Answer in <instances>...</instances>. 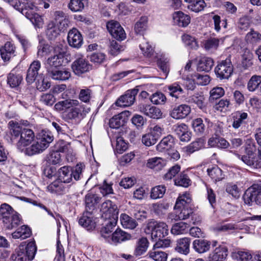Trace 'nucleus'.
Listing matches in <instances>:
<instances>
[{"label":"nucleus","instance_id":"f257e3e1","mask_svg":"<svg viewBox=\"0 0 261 261\" xmlns=\"http://www.w3.org/2000/svg\"><path fill=\"white\" fill-rule=\"evenodd\" d=\"M55 108L59 111L69 109L66 114V119L80 121L90 111V108L80 104L76 99H67L57 103Z\"/></svg>","mask_w":261,"mask_h":261},{"label":"nucleus","instance_id":"f03ea898","mask_svg":"<svg viewBox=\"0 0 261 261\" xmlns=\"http://www.w3.org/2000/svg\"><path fill=\"white\" fill-rule=\"evenodd\" d=\"M53 140V136L48 134H43L36 140H34L30 146H28L24 151L28 155L39 153L46 149L49 144Z\"/></svg>","mask_w":261,"mask_h":261},{"label":"nucleus","instance_id":"7ed1b4c3","mask_svg":"<svg viewBox=\"0 0 261 261\" xmlns=\"http://www.w3.org/2000/svg\"><path fill=\"white\" fill-rule=\"evenodd\" d=\"M37 247L34 242H29L26 246H19L17 249V254H13L12 258L15 261L32 260L35 256Z\"/></svg>","mask_w":261,"mask_h":261},{"label":"nucleus","instance_id":"20e7f679","mask_svg":"<svg viewBox=\"0 0 261 261\" xmlns=\"http://www.w3.org/2000/svg\"><path fill=\"white\" fill-rule=\"evenodd\" d=\"M148 228L151 230V237L152 240L156 238H164L168 234V227L166 223L152 220L148 224Z\"/></svg>","mask_w":261,"mask_h":261},{"label":"nucleus","instance_id":"39448f33","mask_svg":"<svg viewBox=\"0 0 261 261\" xmlns=\"http://www.w3.org/2000/svg\"><path fill=\"white\" fill-rule=\"evenodd\" d=\"M233 66L230 59L220 62L215 68L216 76L220 80L228 79L233 72Z\"/></svg>","mask_w":261,"mask_h":261},{"label":"nucleus","instance_id":"423d86ee","mask_svg":"<svg viewBox=\"0 0 261 261\" xmlns=\"http://www.w3.org/2000/svg\"><path fill=\"white\" fill-rule=\"evenodd\" d=\"M13 7L20 11L28 19H32L34 14L37 13V7L29 0H18L16 4H13Z\"/></svg>","mask_w":261,"mask_h":261},{"label":"nucleus","instance_id":"0eeeda50","mask_svg":"<svg viewBox=\"0 0 261 261\" xmlns=\"http://www.w3.org/2000/svg\"><path fill=\"white\" fill-rule=\"evenodd\" d=\"M243 198L245 203L248 205L254 201L261 205V186L257 184L253 185L246 191Z\"/></svg>","mask_w":261,"mask_h":261},{"label":"nucleus","instance_id":"6e6552de","mask_svg":"<svg viewBox=\"0 0 261 261\" xmlns=\"http://www.w3.org/2000/svg\"><path fill=\"white\" fill-rule=\"evenodd\" d=\"M255 150V147L253 145L252 147L250 146L249 147H246L245 152L247 155H242L237 154V156L241 159V160L248 166H251L254 168H261V157L258 155H255L251 157L253 154V151Z\"/></svg>","mask_w":261,"mask_h":261},{"label":"nucleus","instance_id":"1a4fd4ad","mask_svg":"<svg viewBox=\"0 0 261 261\" xmlns=\"http://www.w3.org/2000/svg\"><path fill=\"white\" fill-rule=\"evenodd\" d=\"M163 128L159 125H155L150 128L149 132L144 135L142 142L146 146H151L155 144L162 135Z\"/></svg>","mask_w":261,"mask_h":261},{"label":"nucleus","instance_id":"9d476101","mask_svg":"<svg viewBox=\"0 0 261 261\" xmlns=\"http://www.w3.org/2000/svg\"><path fill=\"white\" fill-rule=\"evenodd\" d=\"M34 138L35 135L32 129L23 128L20 137L16 143L17 148L21 151H24L25 148L34 141Z\"/></svg>","mask_w":261,"mask_h":261},{"label":"nucleus","instance_id":"9b49d317","mask_svg":"<svg viewBox=\"0 0 261 261\" xmlns=\"http://www.w3.org/2000/svg\"><path fill=\"white\" fill-rule=\"evenodd\" d=\"M138 92V89H133L127 90L126 93L119 98L116 101V106L120 107H128L132 105L135 100V97Z\"/></svg>","mask_w":261,"mask_h":261},{"label":"nucleus","instance_id":"f8f14e48","mask_svg":"<svg viewBox=\"0 0 261 261\" xmlns=\"http://www.w3.org/2000/svg\"><path fill=\"white\" fill-rule=\"evenodd\" d=\"M139 111L145 115L153 119H160L162 112L160 108L150 105L140 103L138 106Z\"/></svg>","mask_w":261,"mask_h":261},{"label":"nucleus","instance_id":"ddd939ff","mask_svg":"<svg viewBox=\"0 0 261 261\" xmlns=\"http://www.w3.org/2000/svg\"><path fill=\"white\" fill-rule=\"evenodd\" d=\"M55 55L48 58L47 69H55L62 65L64 59V51L59 47L55 48Z\"/></svg>","mask_w":261,"mask_h":261},{"label":"nucleus","instance_id":"4468645a","mask_svg":"<svg viewBox=\"0 0 261 261\" xmlns=\"http://www.w3.org/2000/svg\"><path fill=\"white\" fill-rule=\"evenodd\" d=\"M107 28L111 35L118 40H123L126 38L124 29L117 21H109Z\"/></svg>","mask_w":261,"mask_h":261},{"label":"nucleus","instance_id":"2eb2a0df","mask_svg":"<svg viewBox=\"0 0 261 261\" xmlns=\"http://www.w3.org/2000/svg\"><path fill=\"white\" fill-rule=\"evenodd\" d=\"M72 69L75 74L80 75L89 71L91 69V66L88 61L81 57L77 59L73 62Z\"/></svg>","mask_w":261,"mask_h":261},{"label":"nucleus","instance_id":"dca6fc26","mask_svg":"<svg viewBox=\"0 0 261 261\" xmlns=\"http://www.w3.org/2000/svg\"><path fill=\"white\" fill-rule=\"evenodd\" d=\"M79 223L88 230L94 229L96 226V222L92 212L86 210L79 219Z\"/></svg>","mask_w":261,"mask_h":261},{"label":"nucleus","instance_id":"f3484780","mask_svg":"<svg viewBox=\"0 0 261 261\" xmlns=\"http://www.w3.org/2000/svg\"><path fill=\"white\" fill-rule=\"evenodd\" d=\"M67 40L69 44L74 48H80L83 44V37L76 29H72L68 34Z\"/></svg>","mask_w":261,"mask_h":261},{"label":"nucleus","instance_id":"a211bd4d","mask_svg":"<svg viewBox=\"0 0 261 261\" xmlns=\"http://www.w3.org/2000/svg\"><path fill=\"white\" fill-rule=\"evenodd\" d=\"M9 128V134L10 142L13 143L17 142L20 137V135L23 130L20 124L18 122L11 120L8 123Z\"/></svg>","mask_w":261,"mask_h":261},{"label":"nucleus","instance_id":"6ab92c4d","mask_svg":"<svg viewBox=\"0 0 261 261\" xmlns=\"http://www.w3.org/2000/svg\"><path fill=\"white\" fill-rule=\"evenodd\" d=\"M191 112V108L187 105L182 104L175 107L170 112V116L174 119L185 118Z\"/></svg>","mask_w":261,"mask_h":261},{"label":"nucleus","instance_id":"aec40b11","mask_svg":"<svg viewBox=\"0 0 261 261\" xmlns=\"http://www.w3.org/2000/svg\"><path fill=\"white\" fill-rule=\"evenodd\" d=\"M172 19L174 23L180 27H186L191 21L190 16L180 11L172 14Z\"/></svg>","mask_w":261,"mask_h":261},{"label":"nucleus","instance_id":"412c9836","mask_svg":"<svg viewBox=\"0 0 261 261\" xmlns=\"http://www.w3.org/2000/svg\"><path fill=\"white\" fill-rule=\"evenodd\" d=\"M190 238L187 237L180 238L176 241L175 250L180 254L187 255L190 252Z\"/></svg>","mask_w":261,"mask_h":261},{"label":"nucleus","instance_id":"4be33fe9","mask_svg":"<svg viewBox=\"0 0 261 261\" xmlns=\"http://www.w3.org/2000/svg\"><path fill=\"white\" fill-rule=\"evenodd\" d=\"M41 67V63L38 61H34L30 65L26 77V80L29 84L33 83L37 75H38V71Z\"/></svg>","mask_w":261,"mask_h":261},{"label":"nucleus","instance_id":"5701e85b","mask_svg":"<svg viewBox=\"0 0 261 261\" xmlns=\"http://www.w3.org/2000/svg\"><path fill=\"white\" fill-rule=\"evenodd\" d=\"M174 139L171 135L164 137L156 146V149L160 152H167L174 146Z\"/></svg>","mask_w":261,"mask_h":261},{"label":"nucleus","instance_id":"b1692460","mask_svg":"<svg viewBox=\"0 0 261 261\" xmlns=\"http://www.w3.org/2000/svg\"><path fill=\"white\" fill-rule=\"evenodd\" d=\"M227 256V248L225 246H219L210 254L209 261H223Z\"/></svg>","mask_w":261,"mask_h":261},{"label":"nucleus","instance_id":"393cba45","mask_svg":"<svg viewBox=\"0 0 261 261\" xmlns=\"http://www.w3.org/2000/svg\"><path fill=\"white\" fill-rule=\"evenodd\" d=\"M48 74L55 80L65 81L68 80L71 75L70 72L67 70H57L56 68H48Z\"/></svg>","mask_w":261,"mask_h":261},{"label":"nucleus","instance_id":"a878e982","mask_svg":"<svg viewBox=\"0 0 261 261\" xmlns=\"http://www.w3.org/2000/svg\"><path fill=\"white\" fill-rule=\"evenodd\" d=\"M65 30V29H62L60 26H57L55 22L51 21L47 26L46 36L49 40H54L58 37L61 31H64Z\"/></svg>","mask_w":261,"mask_h":261},{"label":"nucleus","instance_id":"bb28decb","mask_svg":"<svg viewBox=\"0 0 261 261\" xmlns=\"http://www.w3.org/2000/svg\"><path fill=\"white\" fill-rule=\"evenodd\" d=\"M117 221L115 219L105 220V223L100 230V234L103 238L107 239L112 237V232L117 224Z\"/></svg>","mask_w":261,"mask_h":261},{"label":"nucleus","instance_id":"cd10ccee","mask_svg":"<svg viewBox=\"0 0 261 261\" xmlns=\"http://www.w3.org/2000/svg\"><path fill=\"white\" fill-rule=\"evenodd\" d=\"M192 197L190 193H184L178 197L174 208H180L184 207H192Z\"/></svg>","mask_w":261,"mask_h":261},{"label":"nucleus","instance_id":"c85d7f7f","mask_svg":"<svg viewBox=\"0 0 261 261\" xmlns=\"http://www.w3.org/2000/svg\"><path fill=\"white\" fill-rule=\"evenodd\" d=\"M131 235L120 228H117L112 234L110 240L114 244L121 243L122 242L129 240Z\"/></svg>","mask_w":261,"mask_h":261},{"label":"nucleus","instance_id":"c756f323","mask_svg":"<svg viewBox=\"0 0 261 261\" xmlns=\"http://www.w3.org/2000/svg\"><path fill=\"white\" fill-rule=\"evenodd\" d=\"M193 245L195 251L199 253H203L210 249L211 243L206 240L197 239L194 241Z\"/></svg>","mask_w":261,"mask_h":261},{"label":"nucleus","instance_id":"7c9ffc66","mask_svg":"<svg viewBox=\"0 0 261 261\" xmlns=\"http://www.w3.org/2000/svg\"><path fill=\"white\" fill-rule=\"evenodd\" d=\"M1 55L3 60L8 61L14 56V47L9 42L5 43V45L0 49Z\"/></svg>","mask_w":261,"mask_h":261},{"label":"nucleus","instance_id":"2f4dec72","mask_svg":"<svg viewBox=\"0 0 261 261\" xmlns=\"http://www.w3.org/2000/svg\"><path fill=\"white\" fill-rule=\"evenodd\" d=\"M71 168L69 166H64L60 168L58 171L59 180L63 183H69L72 180Z\"/></svg>","mask_w":261,"mask_h":261},{"label":"nucleus","instance_id":"473e14b6","mask_svg":"<svg viewBox=\"0 0 261 261\" xmlns=\"http://www.w3.org/2000/svg\"><path fill=\"white\" fill-rule=\"evenodd\" d=\"M55 22L62 29H66L68 27V19L63 11H56L54 13Z\"/></svg>","mask_w":261,"mask_h":261},{"label":"nucleus","instance_id":"72a5a7b5","mask_svg":"<svg viewBox=\"0 0 261 261\" xmlns=\"http://www.w3.org/2000/svg\"><path fill=\"white\" fill-rule=\"evenodd\" d=\"M31 234L30 228L27 225H22L12 233L13 239H20L24 240L29 238Z\"/></svg>","mask_w":261,"mask_h":261},{"label":"nucleus","instance_id":"f704fd0d","mask_svg":"<svg viewBox=\"0 0 261 261\" xmlns=\"http://www.w3.org/2000/svg\"><path fill=\"white\" fill-rule=\"evenodd\" d=\"M214 65V61L212 59L208 57H202L199 60L197 70L199 71H210Z\"/></svg>","mask_w":261,"mask_h":261},{"label":"nucleus","instance_id":"c9c22d12","mask_svg":"<svg viewBox=\"0 0 261 261\" xmlns=\"http://www.w3.org/2000/svg\"><path fill=\"white\" fill-rule=\"evenodd\" d=\"M148 241L146 238H141L137 242L136 246L134 250V254L136 256H140L145 253L148 247Z\"/></svg>","mask_w":261,"mask_h":261},{"label":"nucleus","instance_id":"e433bc0d","mask_svg":"<svg viewBox=\"0 0 261 261\" xmlns=\"http://www.w3.org/2000/svg\"><path fill=\"white\" fill-rule=\"evenodd\" d=\"M175 209L176 210V214L174 219L175 220L187 219L193 213L192 207H184Z\"/></svg>","mask_w":261,"mask_h":261},{"label":"nucleus","instance_id":"4c0bfd02","mask_svg":"<svg viewBox=\"0 0 261 261\" xmlns=\"http://www.w3.org/2000/svg\"><path fill=\"white\" fill-rule=\"evenodd\" d=\"M120 220L122 226L125 228L133 229L138 225L135 220L125 214L120 215Z\"/></svg>","mask_w":261,"mask_h":261},{"label":"nucleus","instance_id":"58836bf2","mask_svg":"<svg viewBox=\"0 0 261 261\" xmlns=\"http://www.w3.org/2000/svg\"><path fill=\"white\" fill-rule=\"evenodd\" d=\"M12 207L7 203L2 204L0 207V215L2 217L3 222L7 224L9 222L10 216L14 213Z\"/></svg>","mask_w":261,"mask_h":261},{"label":"nucleus","instance_id":"ea45409f","mask_svg":"<svg viewBox=\"0 0 261 261\" xmlns=\"http://www.w3.org/2000/svg\"><path fill=\"white\" fill-rule=\"evenodd\" d=\"M156 249L153 247L152 249L148 252L147 255L149 258L154 261H167L168 254L165 252Z\"/></svg>","mask_w":261,"mask_h":261},{"label":"nucleus","instance_id":"a19ab883","mask_svg":"<svg viewBox=\"0 0 261 261\" xmlns=\"http://www.w3.org/2000/svg\"><path fill=\"white\" fill-rule=\"evenodd\" d=\"M189 227V225L185 222L176 223L172 226L171 232L174 235L184 234L188 232Z\"/></svg>","mask_w":261,"mask_h":261},{"label":"nucleus","instance_id":"79ce46f5","mask_svg":"<svg viewBox=\"0 0 261 261\" xmlns=\"http://www.w3.org/2000/svg\"><path fill=\"white\" fill-rule=\"evenodd\" d=\"M100 198L96 195L88 194L85 197V203L86 210L88 211L94 209L95 204L98 203Z\"/></svg>","mask_w":261,"mask_h":261},{"label":"nucleus","instance_id":"37998d69","mask_svg":"<svg viewBox=\"0 0 261 261\" xmlns=\"http://www.w3.org/2000/svg\"><path fill=\"white\" fill-rule=\"evenodd\" d=\"M169 95L178 99L180 97V95L183 94L184 90L177 83H174L167 87Z\"/></svg>","mask_w":261,"mask_h":261},{"label":"nucleus","instance_id":"c03bdc74","mask_svg":"<svg viewBox=\"0 0 261 261\" xmlns=\"http://www.w3.org/2000/svg\"><path fill=\"white\" fill-rule=\"evenodd\" d=\"M47 190L51 193L61 194L65 190V187L63 182L56 180L47 187Z\"/></svg>","mask_w":261,"mask_h":261},{"label":"nucleus","instance_id":"a18cd8bd","mask_svg":"<svg viewBox=\"0 0 261 261\" xmlns=\"http://www.w3.org/2000/svg\"><path fill=\"white\" fill-rule=\"evenodd\" d=\"M85 0H70L68 8L73 12H82L85 7Z\"/></svg>","mask_w":261,"mask_h":261},{"label":"nucleus","instance_id":"49530a36","mask_svg":"<svg viewBox=\"0 0 261 261\" xmlns=\"http://www.w3.org/2000/svg\"><path fill=\"white\" fill-rule=\"evenodd\" d=\"M164 161L161 158L154 157L147 161V167L155 170H160L164 166Z\"/></svg>","mask_w":261,"mask_h":261},{"label":"nucleus","instance_id":"de8ad7c7","mask_svg":"<svg viewBox=\"0 0 261 261\" xmlns=\"http://www.w3.org/2000/svg\"><path fill=\"white\" fill-rule=\"evenodd\" d=\"M22 80V77L19 74H15L12 71L10 72L7 78V83L12 88L16 87L19 85Z\"/></svg>","mask_w":261,"mask_h":261},{"label":"nucleus","instance_id":"09e8293b","mask_svg":"<svg viewBox=\"0 0 261 261\" xmlns=\"http://www.w3.org/2000/svg\"><path fill=\"white\" fill-rule=\"evenodd\" d=\"M231 103L227 99H221L217 102L214 108L215 110L223 113H226L230 110Z\"/></svg>","mask_w":261,"mask_h":261},{"label":"nucleus","instance_id":"8fccbe9b","mask_svg":"<svg viewBox=\"0 0 261 261\" xmlns=\"http://www.w3.org/2000/svg\"><path fill=\"white\" fill-rule=\"evenodd\" d=\"M149 99L152 103L156 105H164L167 100L166 96L161 92H156L152 94Z\"/></svg>","mask_w":261,"mask_h":261},{"label":"nucleus","instance_id":"3c124183","mask_svg":"<svg viewBox=\"0 0 261 261\" xmlns=\"http://www.w3.org/2000/svg\"><path fill=\"white\" fill-rule=\"evenodd\" d=\"M139 47L145 56L150 57L153 55L154 50L152 47L149 44L148 42L144 38H143L141 43L140 44Z\"/></svg>","mask_w":261,"mask_h":261},{"label":"nucleus","instance_id":"603ef678","mask_svg":"<svg viewBox=\"0 0 261 261\" xmlns=\"http://www.w3.org/2000/svg\"><path fill=\"white\" fill-rule=\"evenodd\" d=\"M207 171L209 176L216 181H220L224 178L222 171L217 166H215L212 169H207Z\"/></svg>","mask_w":261,"mask_h":261},{"label":"nucleus","instance_id":"864d4df0","mask_svg":"<svg viewBox=\"0 0 261 261\" xmlns=\"http://www.w3.org/2000/svg\"><path fill=\"white\" fill-rule=\"evenodd\" d=\"M224 94L225 91L222 87H214L210 92L209 100L211 102H213L215 100L222 97Z\"/></svg>","mask_w":261,"mask_h":261},{"label":"nucleus","instance_id":"5fc2aeb1","mask_svg":"<svg viewBox=\"0 0 261 261\" xmlns=\"http://www.w3.org/2000/svg\"><path fill=\"white\" fill-rule=\"evenodd\" d=\"M245 40L249 43H256L261 40V34L253 30H251L246 34Z\"/></svg>","mask_w":261,"mask_h":261},{"label":"nucleus","instance_id":"6e6d98bb","mask_svg":"<svg viewBox=\"0 0 261 261\" xmlns=\"http://www.w3.org/2000/svg\"><path fill=\"white\" fill-rule=\"evenodd\" d=\"M169 207V204L167 203H156L152 204V211L159 216L163 215Z\"/></svg>","mask_w":261,"mask_h":261},{"label":"nucleus","instance_id":"4d7b16f0","mask_svg":"<svg viewBox=\"0 0 261 261\" xmlns=\"http://www.w3.org/2000/svg\"><path fill=\"white\" fill-rule=\"evenodd\" d=\"M166 187L163 185H160L153 188L150 193V197L156 199L163 197L166 192Z\"/></svg>","mask_w":261,"mask_h":261},{"label":"nucleus","instance_id":"13d9d810","mask_svg":"<svg viewBox=\"0 0 261 261\" xmlns=\"http://www.w3.org/2000/svg\"><path fill=\"white\" fill-rule=\"evenodd\" d=\"M190 181L188 176L184 173H181L174 180L175 185L184 187H188Z\"/></svg>","mask_w":261,"mask_h":261},{"label":"nucleus","instance_id":"bf43d9fd","mask_svg":"<svg viewBox=\"0 0 261 261\" xmlns=\"http://www.w3.org/2000/svg\"><path fill=\"white\" fill-rule=\"evenodd\" d=\"M122 113H121L114 116L110 120L109 125L110 127L117 129L123 125L124 120L122 119Z\"/></svg>","mask_w":261,"mask_h":261},{"label":"nucleus","instance_id":"052dcab7","mask_svg":"<svg viewBox=\"0 0 261 261\" xmlns=\"http://www.w3.org/2000/svg\"><path fill=\"white\" fill-rule=\"evenodd\" d=\"M261 84V76L254 75L248 83L247 88L249 91H254Z\"/></svg>","mask_w":261,"mask_h":261},{"label":"nucleus","instance_id":"680f3d73","mask_svg":"<svg viewBox=\"0 0 261 261\" xmlns=\"http://www.w3.org/2000/svg\"><path fill=\"white\" fill-rule=\"evenodd\" d=\"M85 167V166L83 163H80L71 168L72 176L75 180H78L81 178Z\"/></svg>","mask_w":261,"mask_h":261},{"label":"nucleus","instance_id":"e2e57ef3","mask_svg":"<svg viewBox=\"0 0 261 261\" xmlns=\"http://www.w3.org/2000/svg\"><path fill=\"white\" fill-rule=\"evenodd\" d=\"M182 40L185 44L190 48L196 49L198 47V44L195 38L190 35H183Z\"/></svg>","mask_w":261,"mask_h":261},{"label":"nucleus","instance_id":"0e129e2a","mask_svg":"<svg viewBox=\"0 0 261 261\" xmlns=\"http://www.w3.org/2000/svg\"><path fill=\"white\" fill-rule=\"evenodd\" d=\"M53 47L48 44H41L38 47L37 56L39 58H42L49 55Z\"/></svg>","mask_w":261,"mask_h":261},{"label":"nucleus","instance_id":"69168bd1","mask_svg":"<svg viewBox=\"0 0 261 261\" xmlns=\"http://www.w3.org/2000/svg\"><path fill=\"white\" fill-rule=\"evenodd\" d=\"M204 100V96L199 94H194L189 99V102L195 103L200 109H202L205 106Z\"/></svg>","mask_w":261,"mask_h":261},{"label":"nucleus","instance_id":"338daca9","mask_svg":"<svg viewBox=\"0 0 261 261\" xmlns=\"http://www.w3.org/2000/svg\"><path fill=\"white\" fill-rule=\"evenodd\" d=\"M147 18L145 16L140 18L135 25V31L137 34L142 33L146 29Z\"/></svg>","mask_w":261,"mask_h":261},{"label":"nucleus","instance_id":"774afa93","mask_svg":"<svg viewBox=\"0 0 261 261\" xmlns=\"http://www.w3.org/2000/svg\"><path fill=\"white\" fill-rule=\"evenodd\" d=\"M233 257L238 261H249L252 258V255L247 251H239L233 253Z\"/></svg>","mask_w":261,"mask_h":261}]
</instances>
